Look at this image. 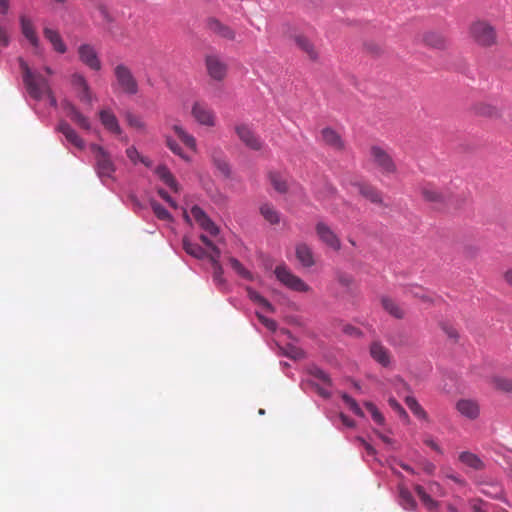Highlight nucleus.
<instances>
[{
	"label": "nucleus",
	"mask_w": 512,
	"mask_h": 512,
	"mask_svg": "<svg viewBox=\"0 0 512 512\" xmlns=\"http://www.w3.org/2000/svg\"><path fill=\"white\" fill-rule=\"evenodd\" d=\"M468 36L474 44L482 48H489L498 43L496 27L485 19L472 21L468 27Z\"/></svg>",
	"instance_id": "1"
},
{
	"label": "nucleus",
	"mask_w": 512,
	"mask_h": 512,
	"mask_svg": "<svg viewBox=\"0 0 512 512\" xmlns=\"http://www.w3.org/2000/svg\"><path fill=\"white\" fill-rule=\"evenodd\" d=\"M19 66L29 96L35 100H41L51 89L48 80L40 73L32 71L22 58H19Z\"/></svg>",
	"instance_id": "2"
},
{
	"label": "nucleus",
	"mask_w": 512,
	"mask_h": 512,
	"mask_svg": "<svg viewBox=\"0 0 512 512\" xmlns=\"http://www.w3.org/2000/svg\"><path fill=\"white\" fill-rule=\"evenodd\" d=\"M95 158V169L99 178L104 182L111 179L116 171L115 164L110 154L100 145L92 144L90 146Z\"/></svg>",
	"instance_id": "3"
},
{
	"label": "nucleus",
	"mask_w": 512,
	"mask_h": 512,
	"mask_svg": "<svg viewBox=\"0 0 512 512\" xmlns=\"http://www.w3.org/2000/svg\"><path fill=\"white\" fill-rule=\"evenodd\" d=\"M370 159L372 163L380 170L383 174H394L397 171V167L393 158L384 148L373 145L370 147Z\"/></svg>",
	"instance_id": "4"
},
{
	"label": "nucleus",
	"mask_w": 512,
	"mask_h": 512,
	"mask_svg": "<svg viewBox=\"0 0 512 512\" xmlns=\"http://www.w3.org/2000/svg\"><path fill=\"white\" fill-rule=\"evenodd\" d=\"M116 84L119 89L128 95H135L138 92V83L130 68L124 64H118L114 68Z\"/></svg>",
	"instance_id": "5"
},
{
	"label": "nucleus",
	"mask_w": 512,
	"mask_h": 512,
	"mask_svg": "<svg viewBox=\"0 0 512 512\" xmlns=\"http://www.w3.org/2000/svg\"><path fill=\"white\" fill-rule=\"evenodd\" d=\"M291 30L292 28L289 24L284 25L285 35L293 40L298 49L305 53L311 61H317L319 59V52L314 43L306 35L292 32Z\"/></svg>",
	"instance_id": "6"
},
{
	"label": "nucleus",
	"mask_w": 512,
	"mask_h": 512,
	"mask_svg": "<svg viewBox=\"0 0 512 512\" xmlns=\"http://www.w3.org/2000/svg\"><path fill=\"white\" fill-rule=\"evenodd\" d=\"M204 62L207 74L212 80L224 81L228 73V65L219 54H207Z\"/></svg>",
	"instance_id": "7"
},
{
	"label": "nucleus",
	"mask_w": 512,
	"mask_h": 512,
	"mask_svg": "<svg viewBox=\"0 0 512 512\" xmlns=\"http://www.w3.org/2000/svg\"><path fill=\"white\" fill-rule=\"evenodd\" d=\"M276 278L286 287L297 292H307L310 287L298 276L293 274L286 266L275 268Z\"/></svg>",
	"instance_id": "8"
},
{
	"label": "nucleus",
	"mask_w": 512,
	"mask_h": 512,
	"mask_svg": "<svg viewBox=\"0 0 512 512\" xmlns=\"http://www.w3.org/2000/svg\"><path fill=\"white\" fill-rule=\"evenodd\" d=\"M234 131L240 141L249 149L259 151L263 147L260 137L247 124H237Z\"/></svg>",
	"instance_id": "9"
},
{
	"label": "nucleus",
	"mask_w": 512,
	"mask_h": 512,
	"mask_svg": "<svg viewBox=\"0 0 512 512\" xmlns=\"http://www.w3.org/2000/svg\"><path fill=\"white\" fill-rule=\"evenodd\" d=\"M422 198L435 207H440L445 204L448 199V194L433 183H423L419 187Z\"/></svg>",
	"instance_id": "10"
},
{
	"label": "nucleus",
	"mask_w": 512,
	"mask_h": 512,
	"mask_svg": "<svg viewBox=\"0 0 512 512\" xmlns=\"http://www.w3.org/2000/svg\"><path fill=\"white\" fill-rule=\"evenodd\" d=\"M195 121L203 126L213 127L216 122L214 111L203 102H195L191 109Z\"/></svg>",
	"instance_id": "11"
},
{
	"label": "nucleus",
	"mask_w": 512,
	"mask_h": 512,
	"mask_svg": "<svg viewBox=\"0 0 512 512\" xmlns=\"http://www.w3.org/2000/svg\"><path fill=\"white\" fill-rule=\"evenodd\" d=\"M315 231L319 240L323 244L333 249L334 251H339L341 249L340 238L326 223L318 222L315 226Z\"/></svg>",
	"instance_id": "12"
},
{
	"label": "nucleus",
	"mask_w": 512,
	"mask_h": 512,
	"mask_svg": "<svg viewBox=\"0 0 512 512\" xmlns=\"http://www.w3.org/2000/svg\"><path fill=\"white\" fill-rule=\"evenodd\" d=\"M77 51L79 59L84 65L94 71H99L101 69V61L98 53L91 44H81Z\"/></svg>",
	"instance_id": "13"
},
{
	"label": "nucleus",
	"mask_w": 512,
	"mask_h": 512,
	"mask_svg": "<svg viewBox=\"0 0 512 512\" xmlns=\"http://www.w3.org/2000/svg\"><path fill=\"white\" fill-rule=\"evenodd\" d=\"M191 215L199 225L210 236H217L219 234L218 226L211 220V218L203 211L202 208L195 205L191 208Z\"/></svg>",
	"instance_id": "14"
},
{
	"label": "nucleus",
	"mask_w": 512,
	"mask_h": 512,
	"mask_svg": "<svg viewBox=\"0 0 512 512\" xmlns=\"http://www.w3.org/2000/svg\"><path fill=\"white\" fill-rule=\"evenodd\" d=\"M71 84L77 91L80 101L85 104L91 105L93 96L85 77L82 74L74 73L71 76Z\"/></svg>",
	"instance_id": "15"
},
{
	"label": "nucleus",
	"mask_w": 512,
	"mask_h": 512,
	"mask_svg": "<svg viewBox=\"0 0 512 512\" xmlns=\"http://www.w3.org/2000/svg\"><path fill=\"white\" fill-rule=\"evenodd\" d=\"M63 109L70 118L79 128L90 131L91 130V122L88 117H86L83 113L79 111V109L70 102H65L63 104Z\"/></svg>",
	"instance_id": "16"
},
{
	"label": "nucleus",
	"mask_w": 512,
	"mask_h": 512,
	"mask_svg": "<svg viewBox=\"0 0 512 512\" xmlns=\"http://www.w3.org/2000/svg\"><path fill=\"white\" fill-rule=\"evenodd\" d=\"M456 409L462 416L470 420L477 419L480 414V406L473 399H460L456 403Z\"/></svg>",
	"instance_id": "17"
},
{
	"label": "nucleus",
	"mask_w": 512,
	"mask_h": 512,
	"mask_svg": "<svg viewBox=\"0 0 512 512\" xmlns=\"http://www.w3.org/2000/svg\"><path fill=\"white\" fill-rule=\"evenodd\" d=\"M98 115L101 124L107 131L116 135L121 134L122 129L119 125L116 115L112 112L111 109H101Z\"/></svg>",
	"instance_id": "18"
},
{
	"label": "nucleus",
	"mask_w": 512,
	"mask_h": 512,
	"mask_svg": "<svg viewBox=\"0 0 512 512\" xmlns=\"http://www.w3.org/2000/svg\"><path fill=\"white\" fill-rule=\"evenodd\" d=\"M321 138L324 144L336 151H342L345 148V143L340 134L330 127L321 130Z\"/></svg>",
	"instance_id": "19"
},
{
	"label": "nucleus",
	"mask_w": 512,
	"mask_h": 512,
	"mask_svg": "<svg viewBox=\"0 0 512 512\" xmlns=\"http://www.w3.org/2000/svg\"><path fill=\"white\" fill-rule=\"evenodd\" d=\"M207 27L212 33L223 39L230 41L235 39V31L215 18L208 20Z\"/></svg>",
	"instance_id": "20"
},
{
	"label": "nucleus",
	"mask_w": 512,
	"mask_h": 512,
	"mask_svg": "<svg viewBox=\"0 0 512 512\" xmlns=\"http://www.w3.org/2000/svg\"><path fill=\"white\" fill-rule=\"evenodd\" d=\"M57 129L65 136L66 140L76 148L83 149L85 147L84 140L66 121H61Z\"/></svg>",
	"instance_id": "21"
},
{
	"label": "nucleus",
	"mask_w": 512,
	"mask_h": 512,
	"mask_svg": "<svg viewBox=\"0 0 512 512\" xmlns=\"http://www.w3.org/2000/svg\"><path fill=\"white\" fill-rule=\"evenodd\" d=\"M382 308L392 317L403 319L406 315L404 307L389 296L381 297Z\"/></svg>",
	"instance_id": "22"
},
{
	"label": "nucleus",
	"mask_w": 512,
	"mask_h": 512,
	"mask_svg": "<svg viewBox=\"0 0 512 512\" xmlns=\"http://www.w3.org/2000/svg\"><path fill=\"white\" fill-rule=\"evenodd\" d=\"M370 355L384 367L390 364V353L380 342L375 341L370 345Z\"/></svg>",
	"instance_id": "23"
},
{
	"label": "nucleus",
	"mask_w": 512,
	"mask_h": 512,
	"mask_svg": "<svg viewBox=\"0 0 512 512\" xmlns=\"http://www.w3.org/2000/svg\"><path fill=\"white\" fill-rule=\"evenodd\" d=\"M156 175L159 179L167 185L173 192L179 193L181 190L180 185L176 181L175 177L169 171L165 165H160L155 170Z\"/></svg>",
	"instance_id": "24"
},
{
	"label": "nucleus",
	"mask_w": 512,
	"mask_h": 512,
	"mask_svg": "<svg viewBox=\"0 0 512 512\" xmlns=\"http://www.w3.org/2000/svg\"><path fill=\"white\" fill-rule=\"evenodd\" d=\"M211 158L214 166L226 178L231 175V168L229 162L222 150L216 149L212 152Z\"/></svg>",
	"instance_id": "25"
},
{
	"label": "nucleus",
	"mask_w": 512,
	"mask_h": 512,
	"mask_svg": "<svg viewBox=\"0 0 512 512\" xmlns=\"http://www.w3.org/2000/svg\"><path fill=\"white\" fill-rule=\"evenodd\" d=\"M422 42L434 49H445L447 46L446 38L438 32L428 31L422 35Z\"/></svg>",
	"instance_id": "26"
},
{
	"label": "nucleus",
	"mask_w": 512,
	"mask_h": 512,
	"mask_svg": "<svg viewBox=\"0 0 512 512\" xmlns=\"http://www.w3.org/2000/svg\"><path fill=\"white\" fill-rule=\"evenodd\" d=\"M21 31L25 38L30 42V44L37 48L39 46V38L36 34L34 26L29 18L22 15L20 17Z\"/></svg>",
	"instance_id": "27"
},
{
	"label": "nucleus",
	"mask_w": 512,
	"mask_h": 512,
	"mask_svg": "<svg viewBox=\"0 0 512 512\" xmlns=\"http://www.w3.org/2000/svg\"><path fill=\"white\" fill-rule=\"evenodd\" d=\"M356 186L359 193L367 200L375 204H383L382 194L378 189L366 183H358Z\"/></svg>",
	"instance_id": "28"
},
{
	"label": "nucleus",
	"mask_w": 512,
	"mask_h": 512,
	"mask_svg": "<svg viewBox=\"0 0 512 512\" xmlns=\"http://www.w3.org/2000/svg\"><path fill=\"white\" fill-rule=\"evenodd\" d=\"M44 37L52 44L54 50L60 54H63L67 51V46L63 42L60 34L51 28H44L43 30Z\"/></svg>",
	"instance_id": "29"
},
{
	"label": "nucleus",
	"mask_w": 512,
	"mask_h": 512,
	"mask_svg": "<svg viewBox=\"0 0 512 512\" xmlns=\"http://www.w3.org/2000/svg\"><path fill=\"white\" fill-rule=\"evenodd\" d=\"M296 257L304 267H311L315 263L311 248L304 243L296 246Z\"/></svg>",
	"instance_id": "30"
},
{
	"label": "nucleus",
	"mask_w": 512,
	"mask_h": 512,
	"mask_svg": "<svg viewBox=\"0 0 512 512\" xmlns=\"http://www.w3.org/2000/svg\"><path fill=\"white\" fill-rule=\"evenodd\" d=\"M173 131L177 135V137L183 142V144L191 149L192 151L197 150L196 139L193 135L189 134L182 126L173 125Z\"/></svg>",
	"instance_id": "31"
},
{
	"label": "nucleus",
	"mask_w": 512,
	"mask_h": 512,
	"mask_svg": "<svg viewBox=\"0 0 512 512\" xmlns=\"http://www.w3.org/2000/svg\"><path fill=\"white\" fill-rule=\"evenodd\" d=\"M183 249L185 252L197 259H204L207 256V251L197 243L191 242L187 237L182 241Z\"/></svg>",
	"instance_id": "32"
},
{
	"label": "nucleus",
	"mask_w": 512,
	"mask_h": 512,
	"mask_svg": "<svg viewBox=\"0 0 512 512\" xmlns=\"http://www.w3.org/2000/svg\"><path fill=\"white\" fill-rule=\"evenodd\" d=\"M459 460L474 470H481L484 467L482 460L476 454L471 452H462L459 455Z\"/></svg>",
	"instance_id": "33"
},
{
	"label": "nucleus",
	"mask_w": 512,
	"mask_h": 512,
	"mask_svg": "<svg viewBox=\"0 0 512 512\" xmlns=\"http://www.w3.org/2000/svg\"><path fill=\"white\" fill-rule=\"evenodd\" d=\"M260 213L265 218V220L272 225L278 224L280 222V215L271 204H263L260 207Z\"/></svg>",
	"instance_id": "34"
},
{
	"label": "nucleus",
	"mask_w": 512,
	"mask_h": 512,
	"mask_svg": "<svg viewBox=\"0 0 512 512\" xmlns=\"http://www.w3.org/2000/svg\"><path fill=\"white\" fill-rule=\"evenodd\" d=\"M270 183L273 188L279 193H286L288 190L287 179L280 173L271 172L269 173Z\"/></svg>",
	"instance_id": "35"
},
{
	"label": "nucleus",
	"mask_w": 512,
	"mask_h": 512,
	"mask_svg": "<svg viewBox=\"0 0 512 512\" xmlns=\"http://www.w3.org/2000/svg\"><path fill=\"white\" fill-rule=\"evenodd\" d=\"M474 111L477 115L489 117V118H496L499 116V110L487 103H478L474 106Z\"/></svg>",
	"instance_id": "36"
},
{
	"label": "nucleus",
	"mask_w": 512,
	"mask_h": 512,
	"mask_svg": "<svg viewBox=\"0 0 512 512\" xmlns=\"http://www.w3.org/2000/svg\"><path fill=\"white\" fill-rule=\"evenodd\" d=\"M405 403L411 412L419 419L427 420L428 415L426 411L422 408V406L418 403L416 398L412 396H407L405 398Z\"/></svg>",
	"instance_id": "37"
},
{
	"label": "nucleus",
	"mask_w": 512,
	"mask_h": 512,
	"mask_svg": "<svg viewBox=\"0 0 512 512\" xmlns=\"http://www.w3.org/2000/svg\"><path fill=\"white\" fill-rule=\"evenodd\" d=\"M400 504L406 510H413L416 507V501L413 498L411 492L404 487L399 489Z\"/></svg>",
	"instance_id": "38"
},
{
	"label": "nucleus",
	"mask_w": 512,
	"mask_h": 512,
	"mask_svg": "<svg viewBox=\"0 0 512 512\" xmlns=\"http://www.w3.org/2000/svg\"><path fill=\"white\" fill-rule=\"evenodd\" d=\"M247 294H248V297L250 300L261 305L267 311L272 312V313L275 311V308L273 307V305L267 299H265L263 296H261L257 291H255L254 289L248 287Z\"/></svg>",
	"instance_id": "39"
},
{
	"label": "nucleus",
	"mask_w": 512,
	"mask_h": 512,
	"mask_svg": "<svg viewBox=\"0 0 512 512\" xmlns=\"http://www.w3.org/2000/svg\"><path fill=\"white\" fill-rule=\"evenodd\" d=\"M414 490L427 509L434 510L438 507V503L426 493L421 485H415Z\"/></svg>",
	"instance_id": "40"
},
{
	"label": "nucleus",
	"mask_w": 512,
	"mask_h": 512,
	"mask_svg": "<svg viewBox=\"0 0 512 512\" xmlns=\"http://www.w3.org/2000/svg\"><path fill=\"white\" fill-rule=\"evenodd\" d=\"M491 384L502 392H512V379L501 376H493L491 378Z\"/></svg>",
	"instance_id": "41"
},
{
	"label": "nucleus",
	"mask_w": 512,
	"mask_h": 512,
	"mask_svg": "<svg viewBox=\"0 0 512 512\" xmlns=\"http://www.w3.org/2000/svg\"><path fill=\"white\" fill-rule=\"evenodd\" d=\"M151 208L155 214V216L162 221H171L172 216L169 211L164 208L160 203L155 200L150 201Z\"/></svg>",
	"instance_id": "42"
},
{
	"label": "nucleus",
	"mask_w": 512,
	"mask_h": 512,
	"mask_svg": "<svg viewBox=\"0 0 512 512\" xmlns=\"http://www.w3.org/2000/svg\"><path fill=\"white\" fill-rule=\"evenodd\" d=\"M229 263L232 269L242 278L252 280V274L238 261L236 258L231 257Z\"/></svg>",
	"instance_id": "43"
},
{
	"label": "nucleus",
	"mask_w": 512,
	"mask_h": 512,
	"mask_svg": "<svg viewBox=\"0 0 512 512\" xmlns=\"http://www.w3.org/2000/svg\"><path fill=\"white\" fill-rule=\"evenodd\" d=\"M309 374L311 376H313L314 378L320 380L322 383H324L327 386L332 385V381H331L329 375L317 366H313V367L309 368Z\"/></svg>",
	"instance_id": "44"
},
{
	"label": "nucleus",
	"mask_w": 512,
	"mask_h": 512,
	"mask_svg": "<svg viewBox=\"0 0 512 512\" xmlns=\"http://www.w3.org/2000/svg\"><path fill=\"white\" fill-rule=\"evenodd\" d=\"M342 399L354 414H356L359 417H364V412L362 411V409L360 408V406L358 405L354 398H352L346 393H343Z\"/></svg>",
	"instance_id": "45"
},
{
	"label": "nucleus",
	"mask_w": 512,
	"mask_h": 512,
	"mask_svg": "<svg viewBox=\"0 0 512 512\" xmlns=\"http://www.w3.org/2000/svg\"><path fill=\"white\" fill-rule=\"evenodd\" d=\"M284 355L291 359L299 360L304 358L305 353L301 348L289 344L284 348Z\"/></svg>",
	"instance_id": "46"
},
{
	"label": "nucleus",
	"mask_w": 512,
	"mask_h": 512,
	"mask_svg": "<svg viewBox=\"0 0 512 512\" xmlns=\"http://www.w3.org/2000/svg\"><path fill=\"white\" fill-rule=\"evenodd\" d=\"M166 145L168 148L176 155L184 159L185 161H189V157L183 152L181 146L171 137H167Z\"/></svg>",
	"instance_id": "47"
},
{
	"label": "nucleus",
	"mask_w": 512,
	"mask_h": 512,
	"mask_svg": "<svg viewBox=\"0 0 512 512\" xmlns=\"http://www.w3.org/2000/svg\"><path fill=\"white\" fill-rule=\"evenodd\" d=\"M125 118L130 127L138 130H143L145 128V124L139 116L131 112H128L126 113Z\"/></svg>",
	"instance_id": "48"
},
{
	"label": "nucleus",
	"mask_w": 512,
	"mask_h": 512,
	"mask_svg": "<svg viewBox=\"0 0 512 512\" xmlns=\"http://www.w3.org/2000/svg\"><path fill=\"white\" fill-rule=\"evenodd\" d=\"M389 406L402 418L406 423L409 422V416L405 409L399 404V402L395 398H390L388 400Z\"/></svg>",
	"instance_id": "49"
},
{
	"label": "nucleus",
	"mask_w": 512,
	"mask_h": 512,
	"mask_svg": "<svg viewBox=\"0 0 512 512\" xmlns=\"http://www.w3.org/2000/svg\"><path fill=\"white\" fill-rule=\"evenodd\" d=\"M407 294L412 297L419 298L423 302H427L430 300V297L426 293V291L420 286H412L408 289Z\"/></svg>",
	"instance_id": "50"
},
{
	"label": "nucleus",
	"mask_w": 512,
	"mask_h": 512,
	"mask_svg": "<svg viewBox=\"0 0 512 512\" xmlns=\"http://www.w3.org/2000/svg\"><path fill=\"white\" fill-rule=\"evenodd\" d=\"M256 316L259 321L270 331H275L277 329V323L274 320L265 317L259 312H256Z\"/></svg>",
	"instance_id": "51"
},
{
	"label": "nucleus",
	"mask_w": 512,
	"mask_h": 512,
	"mask_svg": "<svg viewBox=\"0 0 512 512\" xmlns=\"http://www.w3.org/2000/svg\"><path fill=\"white\" fill-rule=\"evenodd\" d=\"M220 255H221V252H220V249L217 246H213V249H211V253L210 254L207 253L206 258L209 259V261L212 264V267H215L217 265H221L220 262H219Z\"/></svg>",
	"instance_id": "52"
},
{
	"label": "nucleus",
	"mask_w": 512,
	"mask_h": 512,
	"mask_svg": "<svg viewBox=\"0 0 512 512\" xmlns=\"http://www.w3.org/2000/svg\"><path fill=\"white\" fill-rule=\"evenodd\" d=\"M338 282L345 287H350L353 283V277L347 273L339 272L337 274Z\"/></svg>",
	"instance_id": "53"
},
{
	"label": "nucleus",
	"mask_w": 512,
	"mask_h": 512,
	"mask_svg": "<svg viewBox=\"0 0 512 512\" xmlns=\"http://www.w3.org/2000/svg\"><path fill=\"white\" fill-rule=\"evenodd\" d=\"M213 279L218 285L224 284L223 268L221 265L213 267Z\"/></svg>",
	"instance_id": "54"
},
{
	"label": "nucleus",
	"mask_w": 512,
	"mask_h": 512,
	"mask_svg": "<svg viewBox=\"0 0 512 512\" xmlns=\"http://www.w3.org/2000/svg\"><path fill=\"white\" fill-rule=\"evenodd\" d=\"M441 327L450 339H453L455 341L458 339V332L452 325L443 323Z\"/></svg>",
	"instance_id": "55"
},
{
	"label": "nucleus",
	"mask_w": 512,
	"mask_h": 512,
	"mask_svg": "<svg viewBox=\"0 0 512 512\" xmlns=\"http://www.w3.org/2000/svg\"><path fill=\"white\" fill-rule=\"evenodd\" d=\"M126 155L134 164L139 162L142 157L134 146L127 148Z\"/></svg>",
	"instance_id": "56"
},
{
	"label": "nucleus",
	"mask_w": 512,
	"mask_h": 512,
	"mask_svg": "<svg viewBox=\"0 0 512 512\" xmlns=\"http://www.w3.org/2000/svg\"><path fill=\"white\" fill-rule=\"evenodd\" d=\"M158 195L166 201L172 208H177L176 202L169 196L164 189H158Z\"/></svg>",
	"instance_id": "57"
},
{
	"label": "nucleus",
	"mask_w": 512,
	"mask_h": 512,
	"mask_svg": "<svg viewBox=\"0 0 512 512\" xmlns=\"http://www.w3.org/2000/svg\"><path fill=\"white\" fill-rule=\"evenodd\" d=\"M9 44V36L2 26H0V50L7 47Z\"/></svg>",
	"instance_id": "58"
},
{
	"label": "nucleus",
	"mask_w": 512,
	"mask_h": 512,
	"mask_svg": "<svg viewBox=\"0 0 512 512\" xmlns=\"http://www.w3.org/2000/svg\"><path fill=\"white\" fill-rule=\"evenodd\" d=\"M339 418L343 425L349 428L355 427V421L351 418H349L347 415L340 413Z\"/></svg>",
	"instance_id": "59"
},
{
	"label": "nucleus",
	"mask_w": 512,
	"mask_h": 512,
	"mask_svg": "<svg viewBox=\"0 0 512 512\" xmlns=\"http://www.w3.org/2000/svg\"><path fill=\"white\" fill-rule=\"evenodd\" d=\"M371 416H372V419L374 420V422L377 423L378 425H383L384 424L385 418H384V416L382 415V413L378 409L373 411Z\"/></svg>",
	"instance_id": "60"
},
{
	"label": "nucleus",
	"mask_w": 512,
	"mask_h": 512,
	"mask_svg": "<svg viewBox=\"0 0 512 512\" xmlns=\"http://www.w3.org/2000/svg\"><path fill=\"white\" fill-rule=\"evenodd\" d=\"M424 443L430 447L431 449H433L434 451H436L437 453L439 454H442L443 451L442 449L440 448V446L433 440V439H430V438H427L424 440Z\"/></svg>",
	"instance_id": "61"
},
{
	"label": "nucleus",
	"mask_w": 512,
	"mask_h": 512,
	"mask_svg": "<svg viewBox=\"0 0 512 512\" xmlns=\"http://www.w3.org/2000/svg\"><path fill=\"white\" fill-rule=\"evenodd\" d=\"M199 239L201 240V242L206 246L208 247L209 249H213V246H216L209 238L206 234H201L199 236Z\"/></svg>",
	"instance_id": "62"
},
{
	"label": "nucleus",
	"mask_w": 512,
	"mask_h": 512,
	"mask_svg": "<svg viewBox=\"0 0 512 512\" xmlns=\"http://www.w3.org/2000/svg\"><path fill=\"white\" fill-rule=\"evenodd\" d=\"M317 393L322 396L323 398H329L331 396V393L329 390H327L325 387L315 385Z\"/></svg>",
	"instance_id": "63"
},
{
	"label": "nucleus",
	"mask_w": 512,
	"mask_h": 512,
	"mask_svg": "<svg viewBox=\"0 0 512 512\" xmlns=\"http://www.w3.org/2000/svg\"><path fill=\"white\" fill-rule=\"evenodd\" d=\"M503 278L505 280V282L512 287V268L508 269L504 275H503Z\"/></svg>",
	"instance_id": "64"
}]
</instances>
